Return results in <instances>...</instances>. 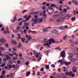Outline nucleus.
Wrapping results in <instances>:
<instances>
[{"instance_id": "obj_56", "label": "nucleus", "mask_w": 78, "mask_h": 78, "mask_svg": "<svg viewBox=\"0 0 78 78\" xmlns=\"http://www.w3.org/2000/svg\"><path fill=\"white\" fill-rule=\"evenodd\" d=\"M22 21H20L19 23V25H22Z\"/></svg>"}, {"instance_id": "obj_61", "label": "nucleus", "mask_w": 78, "mask_h": 78, "mask_svg": "<svg viewBox=\"0 0 78 78\" xmlns=\"http://www.w3.org/2000/svg\"><path fill=\"white\" fill-rule=\"evenodd\" d=\"M19 57H22V55L21 53L19 55Z\"/></svg>"}, {"instance_id": "obj_35", "label": "nucleus", "mask_w": 78, "mask_h": 78, "mask_svg": "<svg viewBox=\"0 0 78 78\" xmlns=\"http://www.w3.org/2000/svg\"><path fill=\"white\" fill-rule=\"evenodd\" d=\"M5 73H6V72L5 71H3L2 73V74H3V75H5Z\"/></svg>"}, {"instance_id": "obj_53", "label": "nucleus", "mask_w": 78, "mask_h": 78, "mask_svg": "<svg viewBox=\"0 0 78 78\" xmlns=\"http://www.w3.org/2000/svg\"><path fill=\"white\" fill-rule=\"evenodd\" d=\"M24 33L25 34H27V30H24Z\"/></svg>"}, {"instance_id": "obj_11", "label": "nucleus", "mask_w": 78, "mask_h": 78, "mask_svg": "<svg viewBox=\"0 0 78 78\" xmlns=\"http://www.w3.org/2000/svg\"><path fill=\"white\" fill-rule=\"evenodd\" d=\"M29 36L28 35H26V38H27L28 37V41H30L31 39V37L29 36Z\"/></svg>"}, {"instance_id": "obj_58", "label": "nucleus", "mask_w": 78, "mask_h": 78, "mask_svg": "<svg viewBox=\"0 0 78 78\" xmlns=\"http://www.w3.org/2000/svg\"><path fill=\"white\" fill-rule=\"evenodd\" d=\"M22 22H27V20H22Z\"/></svg>"}, {"instance_id": "obj_28", "label": "nucleus", "mask_w": 78, "mask_h": 78, "mask_svg": "<svg viewBox=\"0 0 78 78\" xmlns=\"http://www.w3.org/2000/svg\"><path fill=\"white\" fill-rule=\"evenodd\" d=\"M12 76H13V74L12 73H10V78H12Z\"/></svg>"}, {"instance_id": "obj_15", "label": "nucleus", "mask_w": 78, "mask_h": 78, "mask_svg": "<svg viewBox=\"0 0 78 78\" xmlns=\"http://www.w3.org/2000/svg\"><path fill=\"white\" fill-rule=\"evenodd\" d=\"M70 63H71V62H65V64L66 66H69V65H70Z\"/></svg>"}, {"instance_id": "obj_5", "label": "nucleus", "mask_w": 78, "mask_h": 78, "mask_svg": "<svg viewBox=\"0 0 78 78\" xmlns=\"http://www.w3.org/2000/svg\"><path fill=\"white\" fill-rule=\"evenodd\" d=\"M28 33L29 34H30V33H32V34H35L36 33H37V32L36 31H32L31 30H28Z\"/></svg>"}, {"instance_id": "obj_39", "label": "nucleus", "mask_w": 78, "mask_h": 78, "mask_svg": "<svg viewBox=\"0 0 78 78\" xmlns=\"http://www.w3.org/2000/svg\"><path fill=\"white\" fill-rule=\"evenodd\" d=\"M66 36H64L63 37V40H66Z\"/></svg>"}, {"instance_id": "obj_30", "label": "nucleus", "mask_w": 78, "mask_h": 78, "mask_svg": "<svg viewBox=\"0 0 78 78\" xmlns=\"http://www.w3.org/2000/svg\"><path fill=\"white\" fill-rule=\"evenodd\" d=\"M51 7H56V5H55V4H51Z\"/></svg>"}, {"instance_id": "obj_29", "label": "nucleus", "mask_w": 78, "mask_h": 78, "mask_svg": "<svg viewBox=\"0 0 78 78\" xmlns=\"http://www.w3.org/2000/svg\"><path fill=\"white\" fill-rule=\"evenodd\" d=\"M63 11L64 12H66L67 11V9L66 8L63 9Z\"/></svg>"}, {"instance_id": "obj_22", "label": "nucleus", "mask_w": 78, "mask_h": 78, "mask_svg": "<svg viewBox=\"0 0 78 78\" xmlns=\"http://www.w3.org/2000/svg\"><path fill=\"white\" fill-rule=\"evenodd\" d=\"M75 61V59L74 58H71L70 59V61L72 62H74Z\"/></svg>"}, {"instance_id": "obj_46", "label": "nucleus", "mask_w": 78, "mask_h": 78, "mask_svg": "<svg viewBox=\"0 0 78 78\" xmlns=\"http://www.w3.org/2000/svg\"><path fill=\"white\" fill-rule=\"evenodd\" d=\"M56 73L55 72L53 73H52V75H53V76H56Z\"/></svg>"}, {"instance_id": "obj_64", "label": "nucleus", "mask_w": 78, "mask_h": 78, "mask_svg": "<svg viewBox=\"0 0 78 78\" xmlns=\"http://www.w3.org/2000/svg\"><path fill=\"white\" fill-rule=\"evenodd\" d=\"M34 53L35 55H36V54H37V52L35 51H34Z\"/></svg>"}, {"instance_id": "obj_57", "label": "nucleus", "mask_w": 78, "mask_h": 78, "mask_svg": "<svg viewBox=\"0 0 78 78\" xmlns=\"http://www.w3.org/2000/svg\"><path fill=\"white\" fill-rule=\"evenodd\" d=\"M9 46V44L8 43L6 44H5V47H8V46Z\"/></svg>"}, {"instance_id": "obj_42", "label": "nucleus", "mask_w": 78, "mask_h": 78, "mask_svg": "<svg viewBox=\"0 0 78 78\" xmlns=\"http://www.w3.org/2000/svg\"><path fill=\"white\" fill-rule=\"evenodd\" d=\"M67 15L68 16V17L69 18H70V17H71V16H72V15H71L70 14H69Z\"/></svg>"}, {"instance_id": "obj_26", "label": "nucleus", "mask_w": 78, "mask_h": 78, "mask_svg": "<svg viewBox=\"0 0 78 78\" xmlns=\"http://www.w3.org/2000/svg\"><path fill=\"white\" fill-rule=\"evenodd\" d=\"M0 50H2V51H4L5 50V48L3 47H0Z\"/></svg>"}, {"instance_id": "obj_12", "label": "nucleus", "mask_w": 78, "mask_h": 78, "mask_svg": "<svg viewBox=\"0 0 78 78\" xmlns=\"http://www.w3.org/2000/svg\"><path fill=\"white\" fill-rule=\"evenodd\" d=\"M37 20V19H36L34 20V23H32V27H34V23H35V24H37V22H36Z\"/></svg>"}, {"instance_id": "obj_48", "label": "nucleus", "mask_w": 78, "mask_h": 78, "mask_svg": "<svg viewBox=\"0 0 78 78\" xmlns=\"http://www.w3.org/2000/svg\"><path fill=\"white\" fill-rule=\"evenodd\" d=\"M66 75H69V73L68 72H66Z\"/></svg>"}, {"instance_id": "obj_31", "label": "nucleus", "mask_w": 78, "mask_h": 78, "mask_svg": "<svg viewBox=\"0 0 78 78\" xmlns=\"http://www.w3.org/2000/svg\"><path fill=\"white\" fill-rule=\"evenodd\" d=\"M63 69H64V72H66V71L67 70V68H66V67L65 66L63 67Z\"/></svg>"}, {"instance_id": "obj_54", "label": "nucleus", "mask_w": 78, "mask_h": 78, "mask_svg": "<svg viewBox=\"0 0 78 78\" xmlns=\"http://www.w3.org/2000/svg\"><path fill=\"white\" fill-rule=\"evenodd\" d=\"M40 71H44V68L43 67L41 68V69L40 70Z\"/></svg>"}, {"instance_id": "obj_10", "label": "nucleus", "mask_w": 78, "mask_h": 78, "mask_svg": "<svg viewBox=\"0 0 78 78\" xmlns=\"http://www.w3.org/2000/svg\"><path fill=\"white\" fill-rule=\"evenodd\" d=\"M37 21L38 22L41 23L43 21V20H42V18H39L37 19Z\"/></svg>"}, {"instance_id": "obj_9", "label": "nucleus", "mask_w": 78, "mask_h": 78, "mask_svg": "<svg viewBox=\"0 0 78 78\" xmlns=\"http://www.w3.org/2000/svg\"><path fill=\"white\" fill-rule=\"evenodd\" d=\"M52 32L53 33H55L56 34H58V31L56 30V29H53L52 30Z\"/></svg>"}, {"instance_id": "obj_60", "label": "nucleus", "mask_w": 78, "mask_h": 78, "mask_svg": "<svg viewBox=\"0 0 78 78\" xmlns=\"http://www.w3.org/2000/svg\"><path fill=\"white\" fill-rule=\"evenodd\" d=\"M59 29H60V30H63L64 29V27H61L59 28Z\"/></svg>"}, {"instance_id": "obj_52", "label": "nucleus", "mask_w": 78, "mask_h": 78, "mask_svg": "<svg viewBox=\"0 0 78 78\" xmlns=\"http://www.w3.org/2000/svg\"><path fill=\"white\" fill-rule=\"evenodd\" d=\"M25 64L26 65H27V66L28 65V64H29V62H26L25 63Z\"/></svg>"}, {"instance_id": "obj_45", "label": "nucleus", "mask_w": 78, "mask_h": 78, "mask_svg": "<svg viewBox=\"0 0 78 78\" xmlns=\"http://www.w3.org/2000/svg\"><path fill=\"white\" fill-rule=\"evenodd\" d=\"M28 17L27 15H25L24 16H23L24 19H26Z\"/></svg>"}, {"instance_id": "obj_34", "label": "nucleus", "mask_w": 78, "mask_h": 78, "mask_svg": "<svg viewBox=\"0 0 78 78\" xmlns=\"http://www.w3.org/2000/svg\"><path fill=\"white\" fill-rule=\"evenodd\" d=\"M56 76L57 77H60L61 76V75L59 73H57L56 74Z\"/></svg>"}, {"instance_id": "obj_40", "label": "nucleus", "mask_w": 78, "mask_h": 78, "mask_svg": "<svg viewBox=\"0 0 78 78\" xmlns=\"http://www.w3.org/2000/svg\"><path fill=\"white\" fill-rule=\"evenodd\" d=\"M37 76H39V75H41V74H40V72H37Z\"/></svg>"}, {"instance_id": "obj_19", "label": "nucleus", "mask_w": 78, "mask_h": 78, "mask_svg": "<svg viewBox=\"0 0 78 78\" xmlns=\"http://www.w3.org/2000/svg\"><path fill=\"white\" fill-rule=\"evenodd\" d=\"M30 75V72L29 71L27 72L26 73V76H29Z\"/></svg>"}, {"instance_id": "obj_18", "label": "nucleus", "mask_w": 78, "mask_h": 78, "mask_svg": "<svg viewBox=\"0 0 78 78\" xmlns=\"http://www.w3.org/2000/svg\"><path fill=\"white\" fill-rule=\"evenodd\" d=\"M7 30H5L4 31V33H5L6 34L7 33H9V30H8V28L7 27Z\"/></svg>"}, {"instance_id": "obj_17", "label": "nucleus", "mask_w": 78, "mask_h": 78, "mask_svg": "<svg viewBox=\"0 0 78 78\" xmlns=\"http://www.w3.org/2000/svg\"><path fill=\"white\" fill-rule=\"evenodd\" d=\"M69 55L70 56L68 57V59H69L70 58H73V55L72 53H69Z\"/></svg>"}, {"instance_id": "obj_14", "label": "nucleus", "mask_w": 78, "mask_h": 78, "mask_svg": "<svg viewBox=\"0 0 78 78\" xmlns=\"http://www.w3.org/2000/svg\"><path fill=\"white\" fill-rule=\"evenodd\" d=\"M22 46V44H21V43L20 42L18 46L17 47V48H20Z\"/></svg>"}, {"instance_id": "obj_59", "label": "nucleus", "mask_w": 78, "mask_h": 78, "mask_svg": "<svg viewBox=\"0 0 78 78\" xmlns=\"http://www.w3.org/2000/svg\"><path fill=\"white\" fill-rule=\"evenodd\" d=\"M68 4L69 5H72V2H71V1H69V2L68 3Z\"/></svg>"}, {"instance_id": "obj_49", "label": "nucleus", "mask_w": 78, "mask_h": 78, "mask_svg": "<svg viewBox=\"0 0 78 78\" xmlns=\"http://www.w3.org/2000/svg\"><path fill=\"white\" fill-rule=\"evenodd\" d=\"M6 58L7 60H8V59H11V57L9 56L7 57Z\"/></svg>"}, {"instance_id": "obj_43", "label": "nucleus", "mask_w": 78, "mask_h": 78, "mask_svg": "<svg viewBox=\"0 0 78 78\" xmlns=\"http://www.w3.org/2000/svg\"><path fill=\"white\" fill-rule=\"evenodd\" d=\"M44 41H46V42L48 41V39L47 38H44Z\"/></svg>"}, {"instance_id": "obj_36", "label": "nucleus", "mask_w": 78, "mask_h": 78, "mask_svg": "<svg viewBox=\"0 0 78 78\" xmlns=\"http://www.w3.org/2000/svg\"><path fill=\"white\" fill-rule=\"evenodd\" d=\"M5 63H4L2 65H1V67H5Z\"/></svg>"}, {"instance_id": "obj_47", "label": "nucleus", "mask_w": 78, "mask_h": 78, "mask_svg": "<svg viewBox=\"0 0 78 78\" xmlns=\"http://www.w3.org/2000/svg\"><path fill=\"white\" fill-rule=\"evenodd\" d=\"M9 68L12 69V65H9Z\"/></svg>"}, {"instance_id": "obj_38", "label": "nucleus", "mask_w": 78, "mask_h": 78, "mask_svg": "<svg viewBox=\"0 0 78 78\" xmlns=\"http://www.w3.org/2000/svg\"><path fill=\"white\" fill-rule=\"evenodd\" d=\"M46 67L47 69H49V66L47 65L46 66Z\"/></svg>"}, {"instance_id": "obj_27", "label": "nucleus", "mask_w": 78, "mask_h": 78, "mask_svg": "<svg viewBox=\"0 0 78 78\" xmlns=\"http://www.w3.org/2000/svg\"><path fill=\"white\" fill-rule=\"evenodd\" d=\"M60 7L59 8V11H62V9H61V8H62V5H60Z\"/></svg>"}, {"instance_id": "obj_32", "label": "nucleus", "mask_w": 78, "mask_h": 78, "mask_svg": "<svg viewBox=\"0 0 78 78\" xmlns=\"http://www.w3.org/2000/svg\"><path fill=\"white\" fill-rule=\"evenodd\" d=\"M13 31L14 32V33H17L18 32H19L18 30H13Z\"/></svg>"}, {"instance_id": "obj_13", "label": "nucleus", "mask_w": 78, "mask_h": 78, "mask_svg": "<svg viewBox=\"0 0 78 78\" xmlns=\"http://www.w3.org/2000/svg\"><path fill=\"white\" fill-rule=\"evenodd\" d=\"M58 62H60V64L62 65H63V61L61 59L58 60Z\"/></svg>"}, {"instance_id": "obj_50", "label": "nucleus", "mask_w": 78, "mask_h": 78, "mask_svg": "<svg viewBox=\"0 0 78 78\" xmlns=\"http://www.w3.org/2000/svg\"><path fill=\"white\" fill-rule=\"evenodd\" d=\"M75 75L74 73L71 74V76L72 77H74L75 76Z\"/></svg>"}, {"instance_id": "obj_20", "label": "nucleus", "mask_w": 78, "mask_h": 78, "mask_svg": "<svg viewBox=\"0 0 78 78\" xmlns=\"http://www.w3.org/2000/svg\"><path fill=\"white\" fill-rule=\"evenodd\" d=\"M21 39L23 42H25V38H21Z\"/></svg>"}, {"instance_id": "obj_24", "label": "nucleus", "mask_w": 78, "mask_h": 78, "mask_svg": "<svg viewBox=\"0 0 78 78\" xmlns=\"http://www.w3.org/2000/svg\"><path fill=\"white\" fill-rule=\"evenodd\" d=\"M37 14V12H30V13L29 14L32 15V14Z\"/></svg>"}, {"instance_id": "obj_62", "label": "nucleus", "mask_w": 78, "mask_h": 78, "mask_svg": "<svg viewBox=\"0 0 78 78\" xmlns=\"http://www.w3.org/2000/svg\"><path fill=\"white\" fill-rule=\"evenodd\" d=\"M19 29H20V27L18 26L16 28V30H19Z\"/></svg>"}, {"instance_id": "obj_3", "label": "nucleus", "mask_w": 78, "mask_h": 78, "mask_svg": "<svg viewBox=\"0 0 78 78\" xmlns=\"http://www.w3.org/2000/svg\"><path fill=\"white\" fill-rule=\"evenodd\" d=\"M61 56L62 58H65L66 57V53H65V51H62L61 52Z\"/></svg>"}, {"instance_id": "obj_63", "label": "nucleus", "mask_w": 78, "mask_h": 78, "mask_svg": "<svg viewBox=\"0 0 78 78\" xmlns=\"http://www.w3.org/2000/svg\"><path fill=\"white\" fill-rule=\"evenodd\" d=\"M46 8V7H45V6H43L42 7V9H45Z\"/></svg>"}, {"instance_id": "obj_4", "label": "nucleus", "mask_w": 78, "mask_h": 78, "mask_svg": "<svg viewBox=\"0 0 78 78\" xmlns=\"http://www.w3.org/2000/svg\"><path fill=\"white\" fill-rule=\"evenodd\" d=\"M5 41H6L5 39L3 38H2L0 39V42L2 44H5Z\"/></svg>"}, {"instance_id": "obj_41", "label": "nucleus", "mask_w": 78, "mask_h": 78, "mask_svg": "<svg viewBox=\"0 0 78 78\" xmlns=\"http://www.w3.org/2000/svg\"><path fill=\"white\" fill-rule=\"evenodd\" d=\"M18 58H16V57H13V60H15V59H17Z\"/></svg>"}, {"instance_id": "obj_1", "label": "nucleus", "mask_w": 78, "mask_h": 78, "mask_svg": "<svg viewBox=\"0 0 78 78\" xmlns=\"http://www.w3.org/2000/svg\"><path fill=\"white\" fill-rule=\"evenodd\" d=\"M43 42H44V46H47V47H49L50 46V45L52 43L55 44V41H54V39L53 38H51L49 40H48L47 41H44Z\"/></svg>"}, {"instance_id": "obj_16", "label": "nucleus", "mask_w": 78, "mask_h": 78, "mask_svg": "<svg viewBox=\"0 0 78 78\" xmlns=\"http://www.w3.org/2000/svg\"><path fill=\"white\" fill-rule=\"evenodd\" d=\"M29 22L27 23H24V26H25V27H28L29 25Z\"/></svg>"}, {"instance_id": "obj_7", "label": "nucleus", "mask_w": 78, "mask_h": 78, "mask_svg": "<svg viewBox=\"0 0 78 78\" xmlns=\"http://www.w3.org/2000/svg\"><path fill=\"white\" fill-rule=\"evenodd\" d=\"M76 70H77V68H76V67L74 66L73 68V71L74 73L76 72Z\"/></svg>"}, {"instance_id": "obj_33", "label": "nucleus", "mask_w": 78, "mask_h": 78, "mask_svg": "<svg viewBox=\"0 0 78 78\" xmlns=\"http://www.w3.org/2000/svg\"><path fill=\"white\" fill-rule=\"evenodd\" d=\"M27 11H28L27 10H24L22 12V13L23 14H24V12H27Z\"/></svg>"}, {"instance_id": "obj_51", "label": "nucleus", "mask_w": 78, "mask_h": 78, "mask_svg": "<svg viewBox=\"0 0 78 78\" xmlns=\"http://www.w3.org/2000/svg\"><path fill=\"white\" fill-rule=\"evenodd\" d=\"M72 71H70L69 72V76H71V75H72Z\"/></svg>"}, {"instance_id": "obj_37", "label": "nucleus", "mask_w": 78, "mask_h": 78, "mask_svg": "<svg viewBox=\"0 0 78 78\" xmlns=\"http://www.w3.org/2000/svg\"><path fill=\"white\" fill-rule=\"evenodd\" d=\"M9 55L10 56H11V57H12L13 56V55H14V54H9Z\"/></svg>"}, {"instance_id": "obj_8", "label": "nucleus", "mask_w": 78, "mask_h": 78, "mask_svg": "<svg viewBox=\"0 0 78 78\" xmlns=\"http://www.w3.org/2000/svg\"><path fill=\"white\" fill-rule=\"evenodd\" d=\"M72 2L74 4H75L76 5H78V2L76 1L75 0H73L72 1Z\"/></svg>"}, {"instance_id": "obj_2", "label": "nucleus", "mask_w": 78, "mask_h": 78, "mask_svg": "<svg viewBox=\"0 0 78 78\" xmlns=\"http://www.w3.org/2000/svg\"><path fill=\"white\" fill-rule=\"evenodd\" d=\"M64 20V17H63L62 18H59L57 19L56 20V22H58V23H59L60 22H63Z\"/></svg>"}, {"instance_id": "obj_44", "label": "nucleus", "mask_w": 78, "mask_h": 78, "mask_svg": "<svg viewBox=\"0 0 78 78\" xmlns=\"http://www.w3.org/2000/svg\"><path fill=\"white\" fill-rule=\"evenodd\" d=\"M65 19H69L67 15L65 16Z\"/></svg>"}, {"instance_id": "obj_55", "label": "nucleus", "mask_w": 78, "mask_h": 78, "mask_svg": "<svg viewBox=\"0 0 78 78\" xmlns=\"http://www.w3.org/2000/svg\"><path fill=\"white\" fill-rule=\"evenodd\" d=\"M75 18L73 17L72 18H71V20H72V21H74L75 20Z\"/></svg>"}, {"instance_id": "obj_25", "label": "nucleus", "mask_w": 78, "mask_h": 78, "mask_svg": "<svg viewBox=\"0 0 78 78\" xmlns=\"http://www.w3.org/2000/svg\"><path fill=\"white\" fill-rule=\"evenodd\" d=\"M13 44H17V42H16V41L15 40H12V41Z\"/></svg>"}, {"instance_id": "obj_23", "label": "nucleus", "mask_w": 78, "mask_h": 78, "mask_svg": "<svg viewBox=\"0 0 78 78\" xmlns=\"http://www.w3.org/2000/svg\"><path fill=\"white\" fill-rule=\"evenodd\" d=\"M17 15H15V17H14L13 18V19L15 20V21L16 20H17Z\"/></svg>"}, {"instance_id": "obj_21", "label": "nucleus", "mask_w": 78, "mask_h": 78, "mask_svg": "<svg viewBox=\"0 0 78 78\" xmlns=\"http://www.w3.org/2000/svg\"><path fill=\"white\" fill-rule=\"evenodd\" d=\"M7 60H7V58L6 57L4 58L3 59V61H5V62H6V61H7Z\"/></svg>"}, {"instance_id": "obj_6", "label": "nucleus", "mask_w": 78, "mask_h": 78, "mask_svg": "<svg viewBox=\"0 0 78 78\" xmlns=\"http://www.w3.org/2000/svg\"><path fill=\"white\" fill-rule=\"evenodd\" d=\"M52 17L53 19H57L59 17V15H52Z\"/></svg>"}]
</instances>
